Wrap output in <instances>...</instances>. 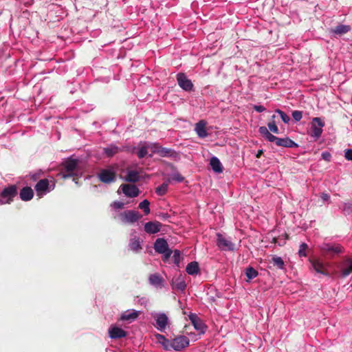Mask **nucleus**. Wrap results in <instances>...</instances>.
Segmentation results:
<instances>
[{"instance_id":"46","label":"nucleus","mask_w":352,"mask_h":352,"mask_svg":"<svg viewBox=\"0 0 352 352\" xmlns=\"http://www.w3.org/2000/svg\"><path fill=\"white\" fill-rule=\"evenodd\" d=\"M173 253V251L170 249H168L167 251H165L164 253H160L163 254L164 260H167L169 258Z\"/></svg>"},{"instance_id":"26","label":"nucleus","mask_w":352,"mask_h":352,"mask_svg":"<svg viewBox=\"0 0 352 352\" xmlns=\"http://www.w3.org/2000/svg\"><path fill=\"white\" fill-rule=\"evenodd\" d=\"M210 165L214 173H221L223 172V166L218 157H212L210 160Z\"/></svg>"},{"instance_id":"1","label":"nucleus","mask_w":352,"mask_h":352,"mask_svg":"<svg viewBox=\"0 0 352 352\" xmlns=\"http://www.w3.org/2000/svg\"><path fill=\"white\" fill-rule=\"evenodd\" d=\"M258 132L266 140L270 142H274L278 146L285 148H294L298 146V144L288 137L281 138L272 135L268 131V129L264 126L258 128Z\"/></svg>"},{"instance_id":"2","label":"nucleus","mask_w":352,"mask_h":352,"mask_svg":"<svg viewBox=\"0 0 352 352\" xmlns=\"http://www.w3.org/2000/svg\"><path fill=\"white\" fill-rule=\"evenodd\" d=\"M150 151L153 154H157L161 157H169L176 160L179 157V154L173 149L163 147L157 142H148Z\"/></svg>"},{"instance_id":"21","label":"nucleus","mask_w":352,"mask_h":352,"mask_svg":"<svg viewBox=\"0 0 352 352\" xmlns=\"http://www.w3.org/2000/svg\"><path fill=\"white\" fill-rule=\"evenodd\" d=\"M109 336L111 339H119L126 337V332L118 327L111 326L109 329Z\"/></svg>"},{"instance_id":"8","label":"nucleus","mask_w":352,"mask_h":352,"mask_svg":"<svg viewBox=\"0 0 352 352\" xmlns=\"http://www.w3.org/2000/svg\"><path fill=\"white\" fill-rule=\"evenodd\" d=\"M98 179L105 184H109L116 181V173L113 167L103 168L97 174Z\"/></svg>"},{"instance_id":"39","label":"nucleus","mask_w":352,"mask_h":352,"mask_svg":"<svg viewBox=\"0 0 352 352\" xmlns=\"http://www.w3.org/2000/svg\"><path fill=\"white\" fill-rule=\"evenodd\" d=\"M308 248V245L305 243H302L300 245L298 250V255L300 257H305L307 256L306 250Z\"/></svg>"},{"instance_id":"32","label":"nucleus","mask_w":352,"mask_h":352,"mask_svg":"<svg viewBox=\"0 0 352 352\" xmlns=\"http://www.w3.org/2000/svg\"><path fill=\"white\" fill-rule=\"evenodd\" d=\"M149 206H150V202L147 199H144L138 205L139 208L142 210L144 214H146V215L148 214L151 212Z\"/></svg>"},{"instance_id":"40","label":"nucleus","mask_w":352,"mask_h":352,"mask_svg":"<svg viewBox=\"0 0 352 352\" xmlns=\"http://www.w3.org/2000/svg\"><path fill=\"white\" fill-rule=\"evenodd\" d=\"M173 261H174V263L179 267V263L181 262V254H180V251L178 250H175L174 252H173Z\"/></svg>"},{"instance_id":"10","label":"nucleus","mask_w":352,"mask_h":352,"mask_svg":"<svg viewBox=\"0 0 352 352\" xmlns=\"http://www.w3.org/2000/svg\"><path fill=\"white\" fill-rule=\"evenodd\" d=\"M217 245L222 251H234L235 250L234 244L220 233L217 234Z\"/></svg>"},{"instance_id":"15","label":"nucleus","mask_w":352,"mask_h":352,"mask_svg":"<svg viewBox=\"0 0 352 352\" xmlns=\"http://www.w3.org/2000/svg\"><path fill=\"white\" fill-rule=\"evenodd\" d=\"M78 164V160L76 159L68 158L63 164L64 170L67 173L63 177H72L73 172L76 169Z\"/></svg>"},{"instance_id":"31","label":"nucleus","mask_w":352,"mask_h":352,"mask_svg":"<svg viewBox=\"0 0 352 352\" xmlns=\"http://www.w3.org/2000/svg\"><path fill=\"white\" fill-rule=\"evenodd\" d=\"M351 273H352V259L349 258L346 261V265L341 270V276L345 278Z\"/></svg>"},{"instance_id":"47","label":"nucleus","mask_w":352,"mask_h":352,"mask_svg":"<svg viewBox=\"0 0 352 352\" xmlns=\"http://www.w3.org/2000/svg\"><path fill=\"white\" fill-rule=\"evenodd\" d=\"M253 109L258 113H261L265 111V108L262 105L255 104L253 106Z\"/></svg>"},{"instance_id":"27","label":"nucleus","mask_w":352,"mask_h":352,"mask_svg":"<svg viewBox=\"0 0 352 352\" xmlns=\"http://www.w3.org/2000/svg\"><path fill=\"white\" fill-rule=\"evenodd\" d=\"M311 267L313 270L318 274H321L324 276H329V273L324 270L323 263L319 260H314L311 261Z\"/></svg>"},{"instance_id":"33","label":"nucleus","mask_w":352,"mask_h":352,"mask_svg":"<svg viewBox=\"0 0 352 352\" xmlns=\"http://www.w3.org/2000/svg\"><path fill=\"white\" fill-rule=\"evenodd\" d=\"M148 149L150 150V147L148 146V142L146 143L144 146H141L137 152V155L138 158H144L147 155Z\"/></svg>"},{"instance_id":"25","label":"nucleus","mask_w":352,"mask_h":352,"mask_svg":"<svg viewBox=\"0 0 352 352\" xmlns=\"http://www.w3.org/2000/svg\"><path fill=\"white\" fill-rule=\"evenodd\" d=\"M34 192L33 190L30 187H24L23 188L19 193V197L21 200L24 201H28L31 200L33 198Z\"/></svg>"},{"instance_id":"22","label":"nucleus","mask_w":352,"mask_h":352,"mask_svg":"<svg viewBox=\"0 0 352 352\" xmlns=\"http://www.w3.org/2000/svg\"><path fill=\"white\" fill-rule=\"evenodd\" d=\"M162 223L159 221H148L144 225V231L148 234H156L160 231Z\"/></svg>"},{"instance_id":"9","label":"nucleus","mask_w":352,"mask_h":352,"mask_svg":"<svg viewBox=\"0 0 352 352\" xmlns=\"http://www.w3.org/2000/svg\"><path fill=\"white\" fill-rule=\"evenodd\" d=\"M142 215L139 212L133 210H126L118 215V218L123 223H134L140 220Z\"/></svg>"},{"instance_id":"17","label":"nucleus","mask_w":352,"mask_h":352,"mask_svg":"<svg viewBox=\"0 0 352 352\" xmlns=\"http://www.w3.org/2000/svg\"><path fill=\"white\" fill-rule=\"evenodd\" d=\"M140 314V311H136L133 309H128L122 313L120 318V320L125 321L127 322L128 323H131L138 318Z\"/></svg>"},{"instance_id":"50","label":"nucleus","mask_w":352,"mask_h":352,"mask_svg":"<svg viewBox=\"0 0 352 352\" xmlns=\"http://www.w3.org/2000/svg\"><path fill=\"white\" fill-rule=\"evenodd\" d=\"M320 197L322 199V201H327L330 199L329 195L326 192H322L320 195Z\"/></svg>"},{"instance_id":"53","label":"nucleus","mask_w":352,"mask_h":352,"mask_svg":"<svg viewBox=\"0 0 352 352\" xmlns=\"http://www.w3.org/2000/svg\"><path fill=\"white\" fill-rule=\"evenodd\" d=\"M274 242L275 243H277V242H276V239L275 238L274 239Z\"/></svg>"},{"instance_id":"6","label":"nucleus","mask_w":352,"mask_h":352,"mask_svg":"<svg viewBox=\"0 0 352 352\" xmlns=\"http://www.w3.org/2000/svg\"><path fill=\"white\" fill-rule=\"evenodd\" d=\"M324 124V122L320 118L315 117L312 119L309 134L314 140H317L321 137Z\"/></svg>"},{"instance_id":"7","label":"nucleus","mask_w":352,"mask_h":352,"mask_svg":"<svg viewBox=\"0 0 352 352\" xmlns=\"http://www.w3.org/2000/svg\"><path fill=\"white\" fill-rule=\"evenodd\" d=\"M321 251L332 256L344 252V247L338 243L324 242L319 245Z\"/></svg>"},{"instance_id":"18","label":"nucleus","mask_w":352,"mask_h":352,"mask_svg":"<svg viewBox=\"0 0 352 352\" xmlns=\"http://www.w3.org/2000/svg\"><path fill=\"white\" fill-rule=\"evenodd\" d=\"M149 284L157 289L164 287V280L158 273L152 274L148 277Z\"/></svg>"},{"instance_id":"12","label":"nucleus","mask_w":352,"mask_h":352,"mask_svg":"<svg viewBox=\"0 0 352 352\" xmlns=\"http://www.w3.org/2000/svg\"><path fill=\"white\" fill-rule=\"evenodd\" d=\"M142 240L136 234V232L133 230L131 233V236L129 242V248L131 251L137 253L142 249Z\"/></svg>"},{"instance_id":"37","label":"nucleus","mask_w":352,"mask_h":352,"mask_svg":"<svg viewBox=\"0 0 352 352\" xmlns=\"http://www.w3.org/2000/svg\"><path fill=\"white\" fill-rule=\"evenodd\" d=\"M168 185L167 183H163L156 188V193L160 196L164 195L168 190Z\"/></svg>"},{"instance_id":"20","label":"nucleus","mask_w":352,"mask_h":352,"mask_svg":"<svg viewBox=\"0 0 352 352\" xmlns=\"http://www.w3.org/2000/svg\"><path fill=\"white\" fill-rule=\"evenodd\" d=\"M124 146H118L114 144H111L103 148V153L108 157H111L117 153L124 150Z\"/></svg>"},{"instance_id":"51","label":"nucleus","mask_w":352,"mask_h":352,"mask_svg":"<svg viewBox=\"0 0 352 352\" xmlns=\"http://www.w3.org/2000/svg\"><path fill=\"white\" fill-rule=\"evenodd\" d=\"M168 217V214H162V217H163V218H166V217Z\"/></svg>"},{"instance_id":"43","label":"nucleus","mask_w":352,"mask_h":352,"mask_svg":"<svg viewBox=\"0 0 352 352\" xmlns=\"http://www.w3.org/2000/svg\"><path fill=\"white\" fill-rule=\"evenodd\" d=\"M342 211L345 215H349L352 213V204L347 203L344 204Z\"/></svg>"},{"instance_id":"30","label":"nucleus","mask_w":352,"mask_h":352,"mask_svg":"<svg viewBox=\"0 0 352 352\" xmlns=\"http://www.w3.org/2000/svg\"><path fill=\"white\" fill-rule=\"evenodd\" d=\"M124 179L129 182H137L140 180L139 173L136 170H128Z\"/></svg>"},{"instance_id":"35","label":"nucleus","mask_w":352,"mask_h":352,"mask_svg":"<svg viewBox=\"0 0 352 352\" xmlns=\"http://www.w3.org/2000/svg\"><path fill=\"white\" fill-rule=\"evenodd\" d=\"M156 338L158 342L162 344L164 350H166V348H168V344L169 343V339L166 338L165 336L162 334H157Z\"/></svg>"},{"instance_id":"11","label":"nucleus","mask_w":352,"mask_h":352,"mask_svg":"<svg viewBox=\"0 0 352 352\" xmlns=\"http://www.w3.org/2000/svg\"><path fill=\"white\" fill-rule=\"evenodd\" d=\"M177 81L178 85L185 91H191L193 89L192 81L188 78L184 73H178L177 74Z\"/></svg>"},{"instance_id":"14","label":"nucleus","mask_w":352,"mask_h":352,"mask_svg":"<svg viewBox=\"0 0 352 352\" xmlns=\"http://www.w3.org/2000/svg\"><path fill=\"white\" fill-rule=\"evenodd\" d=\"M154 318L157 330L164 331L168 323V316L164 313H155Z\"/></svg>"},{"instance_id":"28","label":"nucleus","mask_w":352,"mask_h":352,"mask_svg":"<svg viewBox=\"0 0 352 352\" xmlns=\"http://www.w3.org/2000/svg\"><path fill=\"white\" fill-rule=\"evenodd\" d=\"M186 271L189 275H197L199 272L198 263L196 261L190 262L187 265Z\"/></svg>"},{"instance_id":"36","label":"nucleus","mask_w":352,"mask_h":352,"mask_svg":"<svg viewBox=\"0 0 352 352\" xmlns=\"http://www.w3.org/2000/svg\"><path fill=\"white\" fill-rule=\"evenodd\" d=\"M272 262L278 269L283 270L284 268V261L281 257L274 256L272 257Z\"/></svg>"},{"instance_id":"44","label":"nucleus","mask_w":352,"mask_h":352,"mask_svg":"<svg viewBox=\"0 0 352 352\" xmlns=\"http://www.w3.org/2000/svg\"><path fill=\"white\" fill-rule=\"evenodd\" d=\"M111 206L115 210H119L124 208V203L120 201H115L111 204Z\"/></svg>"},{"instance_id":"34","label":"nucleus","mask_w":352,"mask_h":352,"mask_svg":"<svg viewBox=\"0 0 352 352\" xmlns=\"http://www.w3.org/2000/svg\"><path fill=\"white\" fill-rule=\"evenodd\" d=\"M245 275L249 280H252L258 275V272L254 267L249 266L245 270Z\"/></svg>"},{"instance_id":"45","label":"nucleus","mask_w":352,"mask_h":352,"mask_svg":"<svg viewBox=\"0 0 352 352\" xmlns=\"http://www.w3.org/2000/svg\"><path fill=\"white\" fill-rule=\"evenodd\" d=\"M321 155H322V158L327 162H329L331 159V155L328 151L322 152Z\"/></svg>"},{"instance_id":"4","label":"nucleus","mask_w":352,"mask_h":352,"mask_svg":"<svg viewBox=\"0 0 352 352\" xmlns=\"http://www.w3.org/2000/svg\"><path fill=\"white\" fill-rule=\"evenodd\" d=\"M189 345V339L185 336H179L174 339L169 340L168 348L166 351H180Z\"/></svg>"},{"instance_id":"3","label":"nucleus","mask_w":352,"mask_h":352,"mask_svg":"<svg viewBox=\"0 0 352 352\" xmlns=\"http://www.w3.org/2000/svg\"><path fill=\"white\" fill-rule=\"evenodd\" d=\"M18 193L16 185H10L5 187L0 192V206L10 204Z\"/></svg>"},{"instance_id":"42","label":"nucleus","mask_w":352,"mask_h":352,"mask_svg":"<svg viewBox=\"0 0 352 352\" xmlns=\"http://www.w3.org/2000/svg\"><path fill=\"white\" fill-rule=\"evenodd\" d=\"M267 127L269 129L268 131L270 130V131H272L274 133H276V134H278L279 133L278 128L276 125V124L274 121L269 122L267 124Z\"/></svg>"},{"instance_id":"52","label":"nucleus","mask_w":352,"mask_h":352,"mask_svg":"<svg viewBox=\"0 0 352 352\" xmlns=\"http://www.w3.org/2000/svg\"><path fill=\"white\" fill-rule=\"evenodd\" d=\"M261 153H262V151H259L258 153L257 154V157H258L261 155Z\"/></svg>"},{"instance_id":"23","label":"nucleus","mask_w":352,"mask_h":352,"mask_svg":"<svg viewBox=\"0 0 352 352\" xmlns=\"http://www.w3.org/2000/svg\"><path fill=\"white\" fill-rule=\"evenodd\" d=\"M169 248L167 241L164 238H158L154 243V250L160 254L167 251Z\"/></svg>"},{"instance_id":"29","label":"nucleus","mask_w":352,"mask_h":352,"mask_svg":"<svg viewBox=\"0 0 352 352\" xmlns=\"http://www.w3.org/2000/svg\"><path fill=\"white\" fill-rule=\"evenodd\" d=\"M350 30V25L340 24L332 30V32L338 35H342L349 32Z\"/></svg>"},{"instance_id":"41","label":"nucleus","mask_w":352,"mask_h":352,"mask_svg":"<svg viewBox=\"0 0 352 352\" xmlns=\"http://www.w3.org/2000/svg\"><path fill=\"white\" fill-rule=\"evenodd\" d=\"M292 116L295 122H299L302 118V111L295 110L292 111Z\"/></svg>"},{"instance_id":"24","label":"nucleus","mask_w":352,"mask_h":352,"mask_svg":"<svg viewBox=\"0 0 352 352\" xmlns=\"http://www.w3.org/2000/svg\"><path fill=\"white\" fill-rule=\"evenodd\" d=\"M172 287L182 292H184L186 287L185 280L182 276H179L172 280Z\"/></svg>"},{"instance_id":"5","label":"nucleus","mask_w":352,"mask_h":352,"mask_svg":"<svg viewBox=\"0 0 352 352\" xmlns=\"http://www.w3.org/2000/svg\"><path fill=\"white\" fill-rule=\"evenodd\" d=\"M54 188L55 183L53 180L50 181L47 179H42L35 185L34 189L36 192V195L39 197H42L53 190Z\"/></svg>"},{"instance_id":"48","label":"nucleus","mask_w":352,"mask_h":352,"mask_svg":"<svg viewBox=\"0 0 352 352\" xmlns=\"http://www.w3.org/2000/svg\"><path fill=\"white\" fill-rule=\"evenodd\" d=\"M173 179L178 182H182L184 180V177L179 173L174 174L172 177Z\"/></svg>"},{"instance_id":"13","label":"nucleus","mask_w":352,"mask_h":352,"mask_svg":"<svg viewBox=\"0 0 352 352\" xmlns=\"http://www.w3.org/2000/svg\"><path fill=\"white\" fill-rule=\"evenodd\" d=\"M120 190L128 197H136L140 194L139 188L135 185L131 184H122L118 190V193H120Z\"/></svg>"},{"instance_id":"38","label":"nucleus","mask_w":352,"mask_h":352,"mask_svg":"<svg viewBox=\"0 0 352 352\" xmlns=\"http://www.w3.org/2000/svg\"><path fill=\"white\" fill-rule=\"evenodd\" d=\"M275 112H276V113H277L280 116V118H281L282 121H283L284 123H285V124H288V123L289 122V121H290V118H289V116H287V115L284 111H281V110H280V109H276L275 110Z\"/></svg>"},{"instance_id":"49","label":"nucleus","mask_w":352,"mask_h":352,"mask_svg":"<svg viewBox=\"0 0 352 352\" xmlns=\"http://www.w3.org/2000/svg\"><path fill=\"white\" fill-rule=\"evenodd\" d=\"M344 157L348 160H352V149H347L345 151Z\"/></svg>"},{"instance_id":"19","label":"nucleus","mask_w":352,"mask_h":352,"mask_svg":"<svg viewBox=\"0 0 352 352\" xmlns=\"http://www.w3.org/2000/svg\"><path fill=\"white\" fill-rule=\"evenodd\" d=\"M206 124L207 122L204 120H201L195 124V131L199 138L204 139L208 137V133L206 129Z\"/></svg>"},{"instance_id":"16","label":"nucleus","mask_w":352,"mask_h":352,"mask_svg":"<svg viewBox=\"0 0 352 352\" xmlns=\"http://www.w3.org/2000/svg\"><path fill=\"white\" fill-rule=\"evenodd\" d=\"M189 319L192 324L194 328L199 331L201 334H204L206 330V326L203 321L197 316L195 314H191L189 315Z\"/></svg>"}]
</instances>
